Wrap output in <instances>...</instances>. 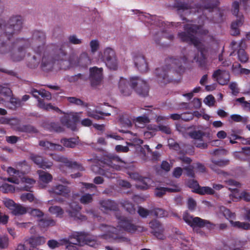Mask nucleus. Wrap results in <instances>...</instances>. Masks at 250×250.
<instances>
[{
	"instance_id": "obj_57",
	"label": "nucleus",
	"mask_w": 250,
	"mask_h": 250,
	"mask_svg": "<svg viewBox=\"0 0 250 250\" xmlns=\"http://www.w3.org/2000/svg\"><path fill=\"white\" fill-rule=\"evenodd\" d=\"M0 94L5 96H10L12 91L10 88L0 85Z\"/></svg>"
},
{
	"instance_id": "obj_36",
	"label": "nucleus",
	"mask_w": 250,
	"mask_h": 250,
	"mask_svg": "<svg viewBox=\"0 0 250 250\" xmlns=\"http://www.w3.org/2000/svg\"><path fill=\"white\" fill-rule=\"evenodd\" d=\"M68 242V241L66 239L61 240L60 242H58L57 240L54 239H51L49 240L47 242V245L50 249H54L56 248L59 247L62 245L67 244Z\"/></svg>"
},
{
	"instance_id": "obj_7",
	"label": "nucleus",
	"mask_w": 250,
	"mask_h": 250,
	"mask_svg": "<svg viewBox=\"0 0 250 250\" xmlns=\"http://www.w3.org/2000/svg\"><path fill=\"white\" fill-rule=\"evenodd\" d=\"M102 59L109 69L114 71L118 69V62L115 52L113 49L106 47L104 51Z\"/></svg>"
},
{
	"instance_id": "obj_22",
	"label": "nucleus",
	"mask_w": 250,
	"mask_h": 250,
	"mask_svg": "<svg viewBox=\"0 0 250 250\" xmlns=\"http://www.w3.org/2000/svg\"><path fill=\"white\" fill-rule=\"evenodd\" d=\"M149 227L153 230L154 235L159 239L164 238V228L162 225L157 220H154L149 223Z\"/></svg>"
},
{
	"instance_id": "obj_49",
	"label": "nucleus",
	"mask_w": 250,
	"mask_h": 250,
	"mask_svg": "<svg viewBox=\"0 0 250 250\" xmlns=\"http://www.w3.org/2000/svg\"><path fill=\"white\" fill-rule=\"evenodd\" d=\"M93 201V195L90 194H85L81 196L80 201L82 204H88Z\"/></svg>"
},
{
	"instance_id": "obj_14",
	"label": "nucleus",
	"mask_w": 250,
	"mask_h": 250,
	"mask_svg": "<svg viewBox=\"0 0 250 250\" xmlns=\"http://www.w3.org/2000/svg\"><path fill=\"white\" fill-rule=\"evenodd\" d=\"M231 46L233 49H238L237 55L239 60L242 62H246L249 57L245 51V49L247 47L245 41L242 40L239 42L233 41L231 43Z\"/></svg>"
},
{
	"instance_id": "obj_17",
	"label": "nucleus",
	"mask_w": 250,
	"mask_h": 250,
	"mask_svg": "<svg viewBox=\"0 0 250 250\" xmlns=\"http://www.w3.org/2000/svg\"><path fill=\"white\" fill-rule=\"evenodd\" d=\"M31 93L35 98L38 99V106L41 108L47 111L50 110H54L57 113H62V111L58 107L53 106L51 104H46L43 100L40 99L39 97L40 96V90H38L36 89H32Z\"/></svg>"
},
{
	"instance_id": "obj_43",
	"label": "nucleus",
	"mask_w": 250,
	"mask_h": 250,
	"mask_svg": "<svg viewBox=\"0 0 250 250\" xmlns=\"http://www.w3.org/2000/svg\"><path fill=\"white\" fill-rule=\"evenodd\" d=\"M149 122V119L146 116L139 117L136 120L135 125L138 127L142 128Z\"/></svg>"
},
{
	"instance_id": "obj_39",
	"label": "nucleus",
	"mask_w": 250,
	"mask_h": 250,
	"mask_svg": "<svg viewBox=\"0 0 250 250\" xmlns=\"http://www.w3.org/2000/svg\"><path fill=\"white\" fill-rule=\"evenodd\" d=\"M147 131L144 132V136L146 139H149L155 135L158 131V127L155 125H150L147 127Z\"/></svg>"
},
{
	"instance_id": "obj_27",
	"label": "nucleus",
	"mask_w": 250,
	"mask_h": 250,
	"mask_svg": "<svg viewBox=\"0 0 250 250\" xmlns=\"http://www.w3.org/2000/svg\"><path fill=\"white\" fill-rule=\"evenodd\" d=\"M190 9L189 13H195L196 11L198 13H200L203 11V8L201 7H199L198 6H196L195 7H191V6L189 5L188 4L181 3L178 6V10L180 13L181 10L185 12V13L186 14L188 13V10Z\"/></svg>"
},
{
	"instance_id": "obj_64",
	"label": "nucleus",
	"mask_w": 250,
	"mask_h": 250,
	"mask_svg": "<svg viewBox=\"0 0 250 250\" xmlns=\"http://www.w3.org/2000/svg\"><path fill=\"white\" fill-rule=\"evenodd\" d=\"M138 213L141 217H146L148 215L149 211L147 209L139 207L138 209Z\"/></svg>"
},
{
	"instance_id": "obj_25",
	"label": "nucleus",
	"mask_w": 250,
	"mask_h": 250,
	"mask_svg": "<svg viewBox=\"0 0 250 250\" xmlns=\"http://www.w3.org/2000/svg\"><path fill=\"white\" fill-rule=\"evenodd\" d=\"M134 62L136 67L140 72H146L147 71V63L143 56L138 55L134 57Z\"/></svg>"
},
{
	"instance_id": "obj_59",
	"label": "nucleus",
	"mask_w": 250,
	"mask_h": 250,
	"mask_svg": "<svg viewBox=\"0 0 250 250\" xmlns=\"http://www.w3.org/2000/svg\"><path fill=\"white\" fill-rule=\"evenodd\" d=\"M21 198L22 201L28 200L30 202H32L34 200V196L33 194L31 193H26L21 194Z\"/></svg>"
},
{
	"instance_id": "obj_5",
	"label": "nucleus",
	"mask_w": 250,
	"mask_h": 250,
	"mask_svg": "<svg viewBox=\"0 0 250 250\" xmlns=\"http://www.w3.org/2000/svg\"><path fill=\"white\" fill-rule=\"evenodd\" d=\"M104 163L107 165L108 168L105 169L101 168L98 165H93L91 166V170L96 174L104 176L109 179L117 178V174L115 170H119L121 167L118 163L125 164V162L121 160L119 157L114 154H109L104 159Z\"/></svg>"
},
{
	"instance_id": "obj_35",
	"label": "nucleus",
	"mask_w": 250,
	"mask_h": 250,
	"mask_svg": "<svg viewBox=\"0 0 250 250\" xmlns=\"http://www.w3.org/2000/svg\"><path fill=\"white\" fill-rule=\"evenodd\" d=\"M156 76L157 77V80L162 83H166V79L167 77V71L164 68L156 69L155 72Z\"/></svg>"
},
{
	"instance_id": "obj_55",
	"label": "nucleus",
	"mask_w": 250,
	"mask_h": 250,
	"mask_svg": "<svg viewBox=\"0 0 250 250\" xmlns=\"http://www.w3.org/2000/svg\"><path fill=\"white\" fill-rule=\"evenodd\" d=\"M153 213L158 217H164L168 216L167 212L161 208H156L154 210Z\"/></svg>"
},
{
	"instance_id": "obj_44",
	"label": "nucleus",
	"mask_w": 250,
	"mask_h": 250,
	"mask_svg": "<svg viewBox=\"0 0 250 250\" xmlns=\"http://www.w3.org/2000/svg\"><path fill=\"white\" fill-rule=\"evenodd\" d=\"M48 129L50 131H55L56 132H63V128L60 125L59 123H51L48 125Z\"/></svg>"
},
{
	"instance_id": "obj_8",
	"label": "nucleus",
	"mask_w": 250,
	"mask_h": 250,
	"mask_svg": "<svg viewBox=\"0 0 250 250\" xmlns=\"http://www.w3.org/2000/svg\"><path fill=\"white\" fill-rule=\"evenodd\" d=\"M239 3L237 1H234L232 5V12L233 14L237 17V20L232 22L231 25V34L232 35H237L240 33L239 27L244 22V17L239 13Z\"/></svg>"
},
{
	"instance_id": "obj_46",
	"label": "nucleus",
	"mask_w": 250,
	"mask_h": 250,
	"mask_svg": "<svg viewBox=\"0 0 250 250\" xmlns=\"http://www.w3.org/2000/svg\"><path fill=\"white\" fill-rule=\"evenodd\" d=\"M9 107L12 109H16L22 105L21 101L20 99L14 97H11L9 102Z\"/></svg>"
},
{
	"instance_id": "obj_42",
	"label": "nucleus",
	"mask_w": 250,
	"mask_h": 250,
	"mask_svg": "<svg viewBox=\"0 0 250 250\" xmlns=\"http://www.w3.org/2000/svg\"><path fill=\"white\" fill-rule=\"evenodd\" d=\"M22 181L25 184H28V185H25L22 187V189L23 190L27 191H31V188L32 185H33L36 182L35 180L33 179L25 177L22 179Z\"/></svg>"
},
{
	"instance_id": "obj_30",
	"label": "nucleus",
	"mask_w": 250,
	"mask_h": 250,
	"mask_svg": "<svg viewBox=\"0 0 250 250\" xmlns=\"http://www.w3.org/2000/svg\"><path fill=\"white\" fill-rule=\"evenodd\" d=\"M110 115V113L99 111L98 110L89 109L87 111V115L88 117L97 120L104 119V116H108Z\"/></svg>"
},
{
	"instance_id": "obj_24",
	"label": "nucleus",
	"mask_w": 250,
	"mask_h": 250,
	"mask_svg": "<svg viewBox=\"0 0 250 250\" xmlns=\"http://www.w3.org/2000/svg\"><path fill=\"white\" fill-rule=\"evenodd\" d=\"M39 145L43 148L45 150H58L62 151L64 150L63 147L57 144L52 143L48 141L41 140L39 142Z\"/></svg>"
},
{
	"instance_id": "obj_13",
	"label": "nucleus",
	"mask_w": 250,
	"mask_h": 250,
	"mask_svg": "<svg viewBox=\"0 0 250 250\" xmlns=\"http://www.w3.org/2000/svg\"><path fill=\"white\" fill-rule=\"evenodd\" d=\"M4 205L9 210L11 213L15 216L22 215L27 213L28 208L22 205L17 204L11 199H6L4 201Z\"/></svg>"
},
{
	"instance_id": "obj_15",
	"label": "nucleus",
	"mask_w": 250,
	"mask_h": 250,
	"mask_svg": "<svg viewBox=\"0 0 250 250\" xmlns=\"http://www.w3.org/2000/svg\"><path fill=\"white\" fill-rule=\"evenodd\" d=\"M62 124L73 131L77 130V123L80 121V116L78 113L72 115H64L60 120Z\"/></svg>"
},
{
	"instance_id": "obj_58",
	"label": "nucleus",
	"mask_w": 250,
	"mask_h": 250,
	"mask_svg": "<svg viewBox=\"0 0 250 250\" xmlns=\"http://www.w3.org/2000/svg\"><path fill=\"white\" fill-rule=\"evenodd\" d=\"M91 51L93 53L96 52L99 48V42L97 40H92L90 42Z\"/></svg>"
},
{
	"instance_id": "obj_62",
	"label": "nucleus",
	"mask_w": 250,
	"mask_h": 250,
	"mask_svg": "<svg viewBox=\"0 0 250 250\" xmlns=\"http://www.w3.org/2000/svg\"><path fill=\"white\" fill-rule=\"evenodd\" d=\"M205 104L209 106H212L215 102L214 98L212 95H208L204 101Z\"/></svg>"
},
{
	"instance_id": "obj_10",
	"label": "nucleus",
	"mask_w": 250,
	"mask_h": 250,
	"mask_svg": "<svg viewBox=\"0 0 250 250\" xmlns=\"http://www.w3.org/2000/svg\"><path fill=\"white\" fill-rule=\"evenodd\" d=\"M16 45L15 48L18 47L17 50L14 51V49L10 51L11 59L13 62H20L25 57V49L29 47L28 45L23 41V39H17L15 42Z\"/></svg>"
},
{
	"instance_id": "obj_51",
	"label": "nucleus",
	"mask_w": 250,
	"mask_h": 250,
	"mask_svg": "<svg viewBox=\"0 0 250 250\" xmlns=\"http://www.w3.org/2000/svg\"><path fill=\"white\" fill-rule=\"evenodd\" d=\"M87 78L85 75L79 73L77 75H75L74 76H71L69 78V81L70 82H76L78 81L79 80L85 81L86 80Z\"/></svg>"
},
{
	"instance_id": "obj_23",
	"label": "nucleus",
	"mask_w": 250,
	"mask_h": 250,
	"mask_svg": "<svg viewBox=\"0 0 250 250\" xmlns=\"http://www.w3.org/2000/svg\"><path fill=\"white\" fill-rule=\"evenodd\" d=\"M49 192L51 193L67 197L70 193L71 190L69 187L66 186L58 184L53 186L49 190Z\"/></svg>"
},
{
	"instance_id": "obj_63",
	"label": "nucleus",
	"mask_w": 250,
	"mask_h": 250,
	"mask_svg": "<svg viewBox=\"0 0 250 250\" xmlns=\"http://www.w3.org/2000/svg\"><path fill=\"white\" fill-rule=\"evenodd\" d=\"M229 88L231 90L232 94L234 95H236L239 92V90L236 83H231L229 84Z\"/></svg>"
},
{
	"instance_id": "obj_40",
	"label": "nucleus",
	"mask_w": 250,
	"mask_h": 250,
	"mask_svg": "<svg viewBox=\"0 0 250 250\" xmlns=\"http://www.w3.org/2000/svg\"><path fill=\"white\" fill-rule=\"evenodd\" d=\"M38 172L40 181L48 183L52 180V176L50 174L41 170L38 171Z\"/></svg>"
},
{
	"instance_id": "obj_2",
	"label": "nucleus",
	"mask_w": 250,
	"mask_h": 250,
	"mask_svg": "<svg viewBox=\"0 0 250 250\" xmlns=\"http://www.w3.org/2000/svg\"><path fill=\"white\" fill-rule=\"evenodd\" d=\"M100 209L103 212L108 213L109 211H115V216L118 220L117 228L105 224L100 226L101 229L105 232L101 235V238L108 241L124 242L125 241V217L121 214L118 205L110 199H104L100 201Z\"/></svg>"
},
{
	"instance_id": "obj_53",
	"label": "nucleus",
	"mask_w": 250,
	"mask_h": 250,
	"mask_svg": "<svg viewBox=\"0 0 250 250\" xmlns=\"http://www.w3.org/2000/svg\"><path fill=\"white\" fill-rule=\"evenodd\" d=\"M190 54H188L186 56L180 60H175L173 63L176 65H178L179 67H180L182 64H185L188 62L190 61L189 59Z\"/></svg>"
},
{
	"instance_id": "obj_52",
	"label": "nucleus",
	"mask_w": 250,
	"mask_h": 250,
	"mask_svg": "<svg viewBox=\"0 0 250 250\" xmlns=\"http://www.w3.org/2000/svg\"><path fill=\"white\" fill-rule=\"evenodd\" d=\"M236 102L241 104L242 107L245 109L250 111V101H245V98L242 97L236 99Z\"/></svg>"
},
{
	"instance_id": "obj_29",
	"label": "nucleus",
	"mask_w": 250,
	"mask_h": 250,
	"mask_svg": "<svg viewBox=\"0 0 250 250\" xmlns=\"http://www.w3.org/2000/svg\"><path fill=\"white\" fill-rule=\"evenodd\" d=\"M180 190V188L178 186H174L171 188L158 187L155 189V194L156 196L160 197L164 195L166 192H177Z\"/></svg>"
},
{
	"instance_id": "obj_19",
	"label": "nucleus",
	"mask_w": 250,
	"mask_h": 250,
	"mask_svg": "<svg viewBox=\"0 0 250 250\" xmlns=\"http://www.w3.org/2000/svg\"><path fill=\"white\" fill-rule=\"evenodd\" d=\"M71 209L67 211L69 215L75 221L78 222L85 221L87 220L85 215H83L80 212L81 208L79 204H75V208H73L74 204H70Z\"/></svg>"
},
{
	"instance_id": "obj_31",
	"label": "nucleus",
	"mask_w": 250,
	"mask_h": 250,
	"mask_svg": "<svg viewBox=\"0 0 250 250\" xmlns=\"http://www.w3.org/2000/svg\"><path fill=\"white\" fill-rule=\"evenodd\" d=\"M193 186L195 188V191L200 194H213L214 190L211 188L208 187H200L195 181L192 182Z\"/></svg>"
},
{
	"instance_id": "obj_3",
	"label": "nucleus",
	"mask_w": 250,
	"mask_h": 250,
	"mask_svg": "<svg viewBox=\"0 0 250 250\" xmlns=\"http://www.w3.org/2000/svg\"><path fill=\"white\" fill-rule=\"evenodd\" d=\"M185 32L179 33L178 37L183 42L193 44L200 52V54L195 55L193 60L201 66H204L207 63V54L208 48L202 44L199 37L208 33L207 30L202 28L201 24L199 25L188 23L185 26Z\"/></svg>"
},
{
	"instance_id": "obj_32",
	"label": "nucleus",
	"mask_w": 250,
	"mask_h": 250,
	"mask_svg": "<svg viewBox=\"0 0 250 250\" xmlns=\"http://www.w3.org/2000/svg\"><path fill=\"white\" fill-rule=\"evenodd\" d=\"M38 224L41 228H47L49 227L54 226L56 225V221L51 217H45L40 219L38 221Z\"/></svg>"
},
{
	"instance_id": "obj_26",
	"label": "nucleus",
	"mask_w": 250,
	"mask_h": 250,
	"mask_svg": "<svg viewBox=\"0 0 250 250\" xmlns=\"http://www.w3.org/2000/svg\"><path fill=\"white\" fill-rule=\"evenodd\" d=\"M57 160L63 163L66 167L70 168H77L81 170H84L83 166L76 162L72 161L70 159L63 156H59Z\"/></svg>"
},
{
	"instance_id": "obj_37",
	"label": "nucleus",
	"mask_w": 250,
	"mask_h": 250,
	"mask_svg": "<svg viewBox=\"0 0 250 250\" xmlns=\"http://www.w3.org/2000/svg\"><path fill=\"white\" fill-rule=\"evenodd\" d=\"M66 99L70 104L84 107H88V103L83 102L79 98L75 97H66Z\"/></svg>"
},
{
	"instance_id": "obj_34",
	"label": "nucleus",
	"mask_w": 250,
	"mask_h": 250,
	"mask_svg": "<svg viewBox=\"0 0 250 250\" xmlns=\"http://www.w3.org/2000/svg\"><path fill=\"white\" fill-rule=\"evenodd\" d=\"M61 143L66 147L74 148L78 143V141L75 138H63L61 140Z\"/></svg>"
},
{
	"instance_id": "obj_61",
	"label": "nucleus",
	"mask_w": 250,
	"mask_h": 250,
	"mask_svg": "<svg viewBox=\"0 0 250 250\" xmlns=\"http://www.w3.org/2000/svg\"><path fill=\"white\" fill-rule=\"evenodd\" d=\"M132 12L135 13L136 14L138 15L139 17V19L142 21L144 22H147V19L149 18V16L148 15H145L142 13H140L137 10H132L131 11Z\"/></svg>"
},
{
	"instance_id": "obj_4",
	"label": "nucleus",
	"mask_w": 250,
	"mask_h": 250,
	"mask_svg": "<svg viewBox=\"0 0 250 250\" xmlns=\"http://www.w3.org/2000/svg\"><path fill=\"white\" fill-rule=\"evenodd\" d=\"M22 19L20 16L11 17L8 22L0 21V54H5L15 48L16 42H10L14 34L22 28Z\"/></svg>"
},
{
	"instance_id": "obj_16",
	"label": "nucleus",
	"mask_w": 250,
	"mask_h": 250,
	"mask_svg": "<svg viewBox=\"0 0 250 250\" xmlns=\"http://www.w3.org/2000/svg\"><path fill=\"white\" fill-rule=\"evenodd\" d=\"M183 219L189 225L194 229L195 227H204L209 224L208 221L201 219L199 217H193L186 212L183 215Z\"/></svg>"
},
{
	"instance_id": "obj_48",
	"label": "nucleus",
	"mask_w": 250,
	"mask_h": 250,
	"mask_svg": "<svg viewBox=\"0 0 250 250\" xmlns=\"http://www.w3.org/2000/svg\"><path fill=\"white\" fill-rule=\"evenodd\" d=\"M229 188L231 190V194L230 195V197H232L233 200H237L239 199H242V191H239L237 189L231 188L229 187Z\"/></svg>"
},
{
	"instance_id": "obj_9",
	"label": "nucleus",
	"mask_w": 250,
	"mask_h": 250,
	"mask_svg": "<svg viewBox=\"0 0 250 250\" xmlns=\"http://www.w3.org/2000/svg\"><path fill=\"white\" fill-rule=\"evenodd\" d=\"M128 84L139 95L145 96L148 93V86L146 81L138 77L130 79Z\"/></svg>"
},
{
	"instance_id": "obj_54",
	"label": "nucleus",
	"mask_w": 250,
	"mask_h": 250,
	"mask_svg": "<svg viewBox=\"0 0 250 250\" xmlns=\"http://www.w3.org/2000/svg\"><path fill=\"white\" fill-rule=\"evenodd\" d=\"M204 135V133L200 131H194L189 134L190 137L195 141H198L201 139Z\"/></svg>"
},
{
	"instance_id": "obj_60",
	"label": "nucleus",
	"mask_w": 250,
	"mask_h": 250,
	"mask_svg": "<svg viewBox=\"0 0 250 250\" xmlns=\"http://www.w3.org/2000/svg\"><path fill=\"white\" fill-rule=\"evenodd\" d=\"M8 238L6 236H0V248L5 249L8 246Z\"/></svg>"
},
{
	"instance_id": "obj_47",
	"label": "nucleus",
	"mask_w": 250,
	"mask_h": 250,
	"mask_svg": "<svg viewBox=\"0 0 250 250\" xmlns=\"http://www.w3.org/2000/svg\"><path fill=\"white\" fill-rule=\"evenodd\" d=\"M48 211L53 214H55L56 216L59 217L62 215L63 214V209L59 206H51L49 209Z\"/></svg>"
},
{
	"instance_id": "obj_38",
	"label": "nucleus",
	"mask_w": 250,
	"mask_h": 250,
	"mask_svg": "<svg viewBox=\"0 0 250 250\" xmlns=\"http://www.w3.org/2000/svg\"><path fill=\"white\" fill-rule=\"evenodd\" d=\"M18 130L21 132L28 133H36L38 132V130L36 128L31 125H21L19 127Z\"/></svg>"
},
{
	"instance_id": "obj_41",
	"label": "nucleus",
	"mask_w": 250,
	"mask_h": 250,
	"mask_svg": "<svg viewBox=\"0 0 250 250\" xmlns=\"http://www.w3.org/2000/svg\"><path fill=\"white\" fill-rule=\"evenodd\" d=\"M30 244L34 248L35 246L41 245L45 243V239L43 236H37L30 239Z\"/></svg>"
},
{
	"instance_id": "obj_33",
	"label": "nucleus",
	"mask_w": 250,
	"mask_h": 250,
	"mask_svg": "<svg viewBox=\"0 0 250 250\" xmlns=\"http://www.w3.org/2000/svg\"><path fill=\"white\" fill-rule=\"evenodd\" d=\"M91 61L87 53L83 52L81 54L78 60V65L83 67H86L91 63Z\"/></svg>"
},
{
	"instance_id": "obj_6",
	"label": "nucleus",
	"mask_w": 250,
	"mask_h": 250,
	"mask_svg": "<svg viewBox=\"0 0 250 250\" xmlns=\"http://www.w3.org/2000/svg\"><path fill=\"white\" fill-rule=\"evenodd\" d=\"M219 212L222 213L227 219L229 220L232 227L241 229H250V224L249 223L233 221L232 220L235 218V213L231 212L225 207H221L219 208Z\"/></svg>"
},
{
	"instance_id": "obj_18",
	"label": "nucleus",
	"mask_w": 250,
	"mask_h": 250,
	"mask_svg": "<svg viewBox=\"0 0 250 250\" xmlns=\"http://www.w3.org/2000/svg\"><path fill=\"white\" fill-rule=\"evenodd\" d=\"M73 239L72 241L69 242L67 240L68 243L66 244V249L67 250H79L77 246L82 245V243L84 241H87L83 233L78 232L76 234L73 235V237L71 238V240Z\"/></svg>"
},
{
	"instance_id": "obj_20",
	"label": "nucleus",
	"mask_w": 250,
	"mask_h": 250,
	"mask_svg": "<svg viewBox=\"0 0 250 250\" xmlns=\"http://www.w3.org/2000/svg\"><path fill=\"white\" fill-rule=\"evenodd\" d=\"M212 78L220 84L225 85L229 82L230 76L229 72L218 69L213 73Z\"/></svg>"
},
{
	"instance_id": "obj_1",
	"label": "nucleus",
	"mask_w": 250,
	"mask_h": 250,
	"mask_svg": "<svg viewBox=\"0 0 250 250\" xmlns=\"http://www.w3.org/2000/svg\"><path fill=\"white\" fill-rule=\"evenodd\" d=\"M45 41L46 35L40 30L34 31L31 40L23 39V41L28 47H31L36 54L40 56L43 53L41 64L43 71L51 70L55 63L59 65L60 68L64 69L73 65L63 46H45Z\"/></svg>"
},
{
	"instance_id": "obj_50",
	"label": "nucleus",
	"mask_w": 250,
	"mask_h": 250,
	"mask_svg": "<svg viewBox=\"0 0 250 250\" xmlns=\"http://www.w3.org/2000/svg\"><path fill=\"white\" fill-rule=\"evenodd\" d=\"M0 190L3 193L12 192L15 190V188L13 186L7 183L2 184L0 187Z\"/></svg>"
},
{
	"instance_id": "obj_56",
	"label": "nucleus",
	"mask_w": 250,
	"mask_h": 250,
	"mask_svg": "<svg viewBox=\"0 0 250 250\" xmlns=\"http://www.w3.org/2000/svg\"><path fill=\"white\" fill-rule=\"evenodd\" d=\"M69 43L73 44H80L82 43L81 39H78L76 35H70L68 38Z\"/></svg>"
},
{
	"instance_id": "obj_28",
	"label": "nucleus",
	"mask_w": 250,
	"mask_h": 250,
	"mask_svg": "<svg viewBox=\"0 0 250 250\" xmlns=\"http://www.w3.org/2000/svg\"><path fill=\"white\" fill-rule=\"evenodd\" d=\"M40 57L37 58L35 55L31 56L29 53L26 57V65L28 67L31 69L37 68L40 62Z\"/></svg>"
},
{
	"instance_id": "obj_21",
	"label": "nucleus",
	"mask_w": 250,
	"mask_h": 250,
	"mask_svg": "<svg viewBox=\"0 0 250 250\" xmlns=\"http://www.w3.org/2000/svg\"><path fill=\"white\" fill-rule=\"evenodd\" d=\"M30 158L35 164L38 165L39 167L43 169L49 168L53 165L52 162L46 160L42 156L37 154H31Z\"/></svg>"
},
{
	"instance_id": "obj_12",
	"label": "nucleus",
	"mask_w": 250,
	"mask_h": 250,
	"mask_svg": "<svg viewBox=\"0 0 250 250\" xmlns=\"http://www.w3.org/2000/svg\"><path fill=\"white\" fill-rule=\"evenodd\" d=\"M129 177L137 182L136 186L142 189H147L153 183L152 179L146 177H142L137 172L128 173Z\"/></svg>"
},
{
	"instance_id": "obj_11",
	"label": "nucleus",
	"mask_w": 250,
	"mask_h": 250,
	"mask_svg": "<svg viewBox=\"0 0 250 250\" xmlns=\"http://www.w3.org/2000/svg\"><path fill=\"white\" fill-rule=\"evenodd\" d=\"M103 68L93 66L89 68V80L91 87L96 88L100 85L103 80Z\"/></svg>"
},
{
	"instance_id": "obj_45",
	"label": "nucleus",
	"mask_w": 250,
	"mask_h": 250,
	"mask_svg": "<svg viewBox=\"0 0 250 250\" xmlns=\"http://www.w3.org/2000/svg\"><path fill=\"white\" fill-rule=\"evenodd\" d=\"M27 213H28L32 216L39 218L42 217L44 216L43 212L40 209L37 208H28Z\"/></svg>"
}]
</instances>
